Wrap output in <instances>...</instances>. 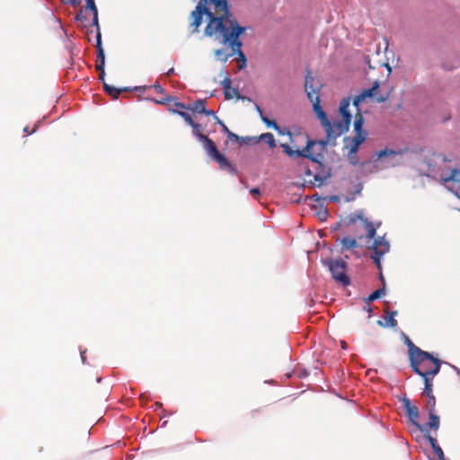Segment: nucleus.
<instances>
[{"label": "nucleus", "instance_id": "8fccbe9b", "mask_svg": "<svg viewBox=\"0 0 460 460\" xmlns=\"http://www.w3.org/2000/svg\"><path fill=\"white\" fill-rule=\"evenodd\" d=\"M82 12H83V10H81L80 13L76 15V20H80L83 17Z\"/></svg>", "mask_w": 460, "mask_h": 460}, {"label": "nucleus", "instance_id": "b1692460", "mask_svg": "<svg viewBox=\"0 0 460 460\" xmlns=\"http://www.w3.org/2000/svg\"><path fill=\"white\" fill-rule=\"evenodd\" d=\"M103 88L114 99H117L121 92L127 91V88L118 89L114 86L107 84L106 83L103 84Z\"/></svg>", "mask_w": 460, "mask_h": 460}, {"label": "nucleus", "instance_id": "412c9836", "mask_svg": "<svg viewBox=\"0 0 460 460\" xmlns=\"http://www.w3.org/2000/svg\"><path fill=\"white\" fill-rule=\"evenodd\" d=\"M341 251H348V250H351L353 248H356L358 246V243L357 242V239L355 238H352V237H343L341 240Z\"/></svg>", "mask_w": 460, "mask_h": 460}, {"label": "nucleus", "instance_id": "f3484780", "mask_svg": "<svg viewBox=\"0 0 460 460\" xmlns=\"http://www.w3.org/2000/svg\"><path fill=\"white\" fill-rule=\"evenodd\" d=\"M366 133H355V136L352 138V145L349 148V154L357 153L358 146L365 141Z\"/></svg>", "mask_w": 460, "mask_h": 460}, {"label": "nucleus", "instance_id": "7c9ffc66", "mask_svg": "<svg viewBox=\"0 0 460 460\" xmlns=\"http://www.w3.org/2000/svg\"><path fill=\"white\" fill-rule=\"evenodd\" d=\"M428 402L426 404V407L428 409L429 413L435 412V407H436V398L434 395L427 396Z\"/></svg>", "mask_w": 460, "mask_h": 460}, {"label": "nucleus", "instance_id": "4468645a", "mask_svg": "<svg viewBox=\"0 0 460 460\" xmlns=\"http://www.w3.org/2000/svg\"><path fill=\"white\" fill-rule=\"evenodd\" d=\"M201 142L203 144V148L210 158L218 152L215 142L208 137H201Z\"/></svg>", "mask_w": 460, "mask_h": 460}, {"label": "nucleus", "instance_id": "a878e982", "mask_svg": "<svg viewBox=\"0 0 460 460\" xmlns=\"http://www.w3.org/2000/svg\"><path fill=\"white\" fill-rule=\"evenodd\" d=\"M231 79L229 77H226L221 84L223 86V89L225 91V97L226 99L229 100V99H232L233 98V94L230 93V89H231Z\"/></svg>", "mask_w": 460, "mask_h": 460}, {"label": "nucleus", "instance_id": "2eb2a0df", "mask_svg": "<svg viewBox=\"0 0 460 460\" xmlns=\"http://www.w3.org/2000/svg\"><path fill=\"white\" fill-rule=\"evenodd\" d=\"M85 11H90L93 13V23L96 27V31H100L98 11L94 0H85Z\"/></svg>", "mask_w": 460, "mask_h": 460}, {"label": "nucleus", "instance_id": "2f4dec72", "mask_svg": "<svg viewBox=\"0 0 460 460\" xmlns=\"http://www.w3.org/2000/svg\"><path fill=\"white\" fill-rule=\"evenodd\" d=\"M227 137L229 140L242 141V143H245V144L251 140L250 137H246V138L241 137L238 135L233 133L232 131L228 132Z\"/></svg>", "mask_w": 460, "mask_h": 460}, {"label": "nucleus", "instance_id": "bb28decb", "mask_svg": "<svg viewBox=\"0 0 460 460\" xmlns=\"http://www.w3.org/2000/svg\"><path fill=\"white\" fill-rule=\"evenodd\" d=\"M172 111L173 113H177L178 115H180L185 120V122L190 126L192 125V123L194 122L191 116L184 111L172 110Z\"/></svg>", "mask_w": 460, "mask_h": 460}, {"label": "nucleus", "instance_id": "3c124183", "mask_svg": "<svg viewBox=\"0 0 460 460\" xmlns=\"http://www.w3.org/2000/svg\"><path fill=\"white\" fill-rule=\"evenodd\" d=\"M84 354H85V352H84V351H83V352L81 353V358H82V359H83V361H84V360H85V356H84Z\"/></svg>", "mask_w": 460, "mask_h": 460}, {"label": "nucleus", "instance_id": "864d4df0", "mask_svg": "<svg viewBox=\"0 0 460 460\" xmlns=\"http://www.w3.org/2000/svg\"><path fill=\"white\" fill-rule=\"evenodd\" d=\"M155 405H156V407H159V408H160V407L162 406V403H160V402H156V403H155Z\"/></svg>", "mask_w": 460, "mask_h": 460}, {"label": "nucleus", "instance_id": "aec40b11", "mask_svg": "<svg viewBox=\"0 0 460 460\" xmlns=\"http://www.w3.org/2000/svg\"><path fill=\"white\" fill-rule=\"evenodd\" d=\"M361 222L364 225V227L367 231V238L368 240L374 239L376 233V226H374L373 223L368 222L367 219L363 218L362 217H359Z\"/></svg>", "mask_w": 460, "mask_h": 460}, {"label": "nucleus", "instance_id": "c9c22d12", "mask_svg": "<svg viewBox=\"0 0 460 460\" xmlns=\"http://www.w3.org/2000/svg\"><path fill=\"white\" fill-rule=\"evenodd\" d=\"M389 155H395V152L385 148L384 150L379 151L378 157L382 158V157L387 156Z\"/></svg>", "mask_w": 460, "mask_h": 460}, {"label": "nucleus", "instance_id": "473e14b6", "mask_svg": "<svg viewBox=\"0 0 460 460\" xmlns=\"http://www.w3.org/2000/svg\"><path fill=\"white\" fill-rule=\"evenodd\" d=\"M316 216L321 221H325L329 216V212L327 208H320L316 212Z\"/></svg>", "mask_w": 460, "mask_h": 460}, {"label": "nucleus", "instance_id": "c85d7f7f", "mask_svg": "<svg viewBox=\"0 0 460 460\" xmlns=\"http://www.w3.org/2000/svg\"><path fill=\"white\" fill-rule=\"evenodd\" d=\"M397 314V311H394L389 313V314L385 317V326L395 327L397 326V321L394 319V316Z\"/></svg>", "mask_w": 460, "mask_h": 460}, {"label": "nucleus", "instance_id": "f704fd0d", "mask_svg": "<svg viewBox=\"0 0 460 460\" xmlns=\"http://www.w3.org/2000/svg\"><path fill=\"white\" fill-rule=\"evenodd\" d=\"M215 120L222 127V130L226 134V136L228 135V132H231L227 126L222 120H220L218 117H215Z\"/></svg>", "mask_w": 460, "mask_h": 460}, {"label": "nucleus", "instance_id": "de8ad7c7", "mask_svg": "<svg viewBox=\"0 0 460 460\" xmlns=\"http://www.w3.org/2000/svg\"><path fill=\"white\" fill-rule=\"evenodd\" d=\"M341 346L342 349H347L348 344L344 341H341Z\"/></svg>", "mask_w": 460, "mask_h": 460}, {"label": "nucleus", "instance_id": "423d86ee", "mask_svg": "<svg viewBox=\"0 0 460 460\" xmlns=\"http://www.w3.org/2000/svg\"><path fill=\"white\" fill-rule=\"evenodd\" d=\"M315 144V141L309 139L303 150H293L288 144H280V146L289 157L299 156L308 158L312 162L316 163L319 166H322L321 160L323 158V155L322 154L314 155L310 151L312 146Z\"/></svg>", "mask_w": 460, "mask_h": 460}, {"label": "nucleus", "instance_id": "4be33fe9", "mask_svg": "<svg viewBox=\"0 0 460 460\" xmlns=\"http://www.w3.org/2000/svg\"><path fill=\"white\" fill-rule=\"evenodd\" d=\"M189 110L196 113H203L206 111V100H197L190 106Z\"/></svg>", "mask_w": 460, "mask_h": 460}, {"label": "nucleus", "instance_id": "5701e85b", "mask_svg": "<svg viewBox=\"0 0 460 460\" xmlns=\"http://www.w3.org/2000/svg\"><path fill=\"white\" fill-rule=\"evenodd\" d=\"M433 377H434V376L422 377V378H423V381H424V385H425V387H424V390H423V393H422V394H423V395H426V396L434 395V394H433V392H432V387H433L432 381H433Z\"/></svg>", "mask_w": 460, "mask_h": 460}, {"label": "nucleus", "instance_id": "e433bc0d", "mask_svg": "<svg viewBox=\"0 0 460 460\" xmlns=\"http://www.w3.org/2000/svg\"><path fill=\"white\" fill-rule=\"evenodd\" d=\"M99 72V79L104 84L105 72L104 68L96 69Z\"/></svg>", "mask_w": 460, "mask_h": 460}, {"label": "nucleus", "instance_id": "6e6552de", "mask_svg": "<svg viewBox=\"0 0 460 460\" xmlns=\"http://www.w3.org/2000/svg\"><path fill=\"white\" fill-rule=\"evenodd\" d=\"M367 248L368 250L373 251L374 253L371 255V258L376 267L381 270V258L388 252L390 248L389 243L384 237H377Z\"/></svg>", "mask_w": 460, "mask_h": 460}, {"label": "nucleus", "instance_id": "09e8293b", "mask_svg": "<svg viewBox=\"0 0 460 460\" xmlns=\"http://www.w3.org/2000/svg\"><path fill=\"white\" fill-rule=\"evenodd\" d=\"M173 72H174V69H173V68H171V69L166 73V75H167L168 76H170L172 74H173Z\"/></svg>", "mask_w": 460, "mask_h": 460}, {"label": "nucleus", "instance_id": "37998d69", "mask_svg": "<svg viewBox=\"0 0 460 460\" xmlns=\"http://www.w3.org/2000/svg\"><path fill=\"white\" fill-rule=\"evenodd\" d=\"M203 113L208 115V116H213L214 119H215V117H217L216 115V113L213 111H211V110H207L206 109V111Z\"/></svg>", "mask_w": 460, "mask_h": 460}, {"label": "nucleus", "instance_id": "72a5a7b5", "mask_svg": "<svg viewBox=\"0 0 460 460\" xmlns=\"http://www.w3.org/2000/svg\"><path fill=\"white\" fill-rule=\"evenodd\" d=\"M405 342L408 346V352H409V359L411 358V356H412V351L414 349H420L419 347H417L415 344H413V342L408 338L406 337L405 338Z\"/></svg>", "mask_w": 460, "mask_h": 460}, {"label": "nucleus", "instance_id": "a211bd4d", "mask_svg": "<svg viewBox=\"0 0 460 460\" xmlns=\"http://www.w3.org/2000/svg\"><path fill=\"white\" fill-rule=\"evenodd\" d=\"M427 438L439 460H446L442 448L438 446L437 439L431 435H428Z\"/></svg>", "mask_w": 460, "mask_h": 460}, {"label": "nucleus", "instance_id": "4c0bfd02", "mask_svg": "<svg viewBox=\"0 0 460 460\" xmlns=\"http://www.w3.org/2000/svg\"><path fill=\"white\" fill-rule=\"evenodd\" d=\"M174 106L178 109L189 110V107L185 106L182 102H175Z\"/></svg>", "mask_w": 460, "mask_h": 460}, {"label": "nucleus", "instance_id": "ea45409f", "mask_svg": "<svg viewBox=\"0 0 460 460\" xmlns=\"http://www.w3.org/2000/svg\"><path fill=\"white\" fill-rule=\"evenodd\" d=\"M250 193L256 198L258 195H260L261 191L259 188H253L250 190Z\"/></svg>", "mask_w": 460, "mask_h": 460}, {"label": "nucleus", "instance_id": "a19ab883", "mask_svg": "<svg viewBox=\"0 0 460 460\" xmlns=\"http://www.w3.org/2000/svg\"><path fill=\"white\" fill-rule=\"evenodd\" d=\"M154 88L155 89V91L158 93H164V87L161 86L160 84H154Z\"/></svg>", "mask_w": 460, "mask_h": 460}, {"label": "nucleus", "instance_id": "c03bdc74", "mask_svg": "<svg viewBox=\"0 0 460 460\" xmlns=\"http://www.w3.org/2000/svg\"><path fill=\"white\" fill-rule=\"evenodd\" d=\"M324 178L320 177L318 174L314 175V181L320 182V184L323 181Z\"/></svg>", "mask_w": 460, "mask_h": 460}, {"label": "nucleus", "instance_id": "f03ea898", "mask_svg": "<svg viewBox=\"0 0 460 460\" xmlns=\"http://www.w3.org/2000/svg\"><path fill=\"white\" fill-rule=\"evenodd\" d=\"M310 102L313 103L314 111L326 132V139L319 142L323 147H324L329 141L336 139L337 137L349 130L351 121V115L349 111L350 103L349 98L343 99L340 105V112L342 116V120L334 121L333 123L328 119L326 113L323 111L320 104V97H314Z\"/></svg>", "mask_w": 460, "mask_h": 460}, {"label": "nucleus", "instance_id": "a18cd8bd", "mask_svg": "<svg viewBox=\"0 0 460 460\" xmlns=\"http://www.w3.org/2000/svg\"><path fill=\"white\" fill-rule=\"evenodd\" d=\"M170 99H171L170 97H167L162 101H156L155 102L159 103V104H164L166 102L170 101Z\"/></svg>", "mask_w": 460, "mask_h": 460}, {"label": "nucleus", "instance_id": "7ed1b4c3", "mask_svg": "<svg viewBox=\"0 0 460 460\" xmlns=\"http://www.w3.org/2000/svg\"><path fill=\"white\" fill-rule=\"evenodd\" d=\"M245 31L246 28L241 26L237 21L234 22L232 27L228 28V31L218 40L221 44L226 46L230 51L226 52L223 49H215L214 55L216 59L222 63H226L230 58L237 55L238 68L240 70L243 69L246 66V58L242 51L243 42L239 38Z\"/></svg>", "mask_w": 460, "mask_h": 460}, {"label": "nucleus", "instance_id": "9d476101", "mask_svg": "<svg viewBox=\"0 0 460 460\" xmlns=\"http://www.w3.org/2000/svg\"><path fill=\"white\" fill-rule=\"evenodd\" d=\"M402 402L403 408L406 411V415L409 418V420H411V422L417 429L420 428V424L419 422L420 412H419L418 407L415 405H412L411 402V400L408 399L407 397L402 398Z\"/></svg>", "mask_w": 460, "mask_h": 460}, {"label": "nucleus", "instance_id": "0eeeda50", "mask_svg": "<svg viewBox=\"0 0 460 460\" xmlns=\"http://www.w3.org/2000/svg\"><path fill=\"white\" fill-rule=\"evenodd\" d=\"M325 264L328 266L329 270L332 273V277L339 283L343 286H348L349 284V278L347 276V264L341 260H330L326 261Z\"/></svg>", "mask_w": 460, "mask_h": 460}, {"label": "nucleus", "instance_id": "58836bf2", "mask_svg": "<svg viewBox=\"0 0 460 460\" xmlns=\"http://www.w3.org/2000/svg\"><path fill=\"white\" fill-rule=\"evenodd\" d=\"M72 6L76 7L81 4V0H66Z\"/></svg>", "mask_w": 460, "mask_h": 460}, {"label": "nucleus", "instance_id": "cd10ccee", "mask_svg": "<svg viewBox=\"0 0 460 460\" xmlns=\"http://www.w3.org/2000/svg\"><path fill=\"white\" fill-rule=\"evenodd\" d=\"M192 128L193 134L201 141V137H207L202 133V127L200 124L195 121L190 125Z\"/></svg>", "mask_w": 460, "mask_h": 460}, {"label": "nucleus", "instance_id": "20e7f679", "mask_svg": "<svg viewBox=\"0 0 460 460\" xmlns=\"http://www.w3.org/2000/svg\"><path fill=\"white\" fill-rule=\"evenodd\" d=\"M410 365L414 373L421 377L435 376L441 367V361L421 349H414Z\"/></svg>", "mask_w": 460, "mask_h": 460}, {"label": "nucleus", "instance_id": "ddd939ff", "mask_svg": "<svg viewBox=\"0 0 460 460\" xmlns=\"http://www.w3.org/2000/svg\"><path fill=\"white\" fill-rule=\"evenodd\" d=\"M96 49H97V56H96L95 68L102 69V68H104L105 56H104L103 48L102 46V35H101L100 31H98L96 33Z\"/></svg>", "mask_w": 460, "mask_h": 460}, {"label": "nucleus", "instance_id": "393cba45", "mask_svg": "<svg viewBox=\"0 0 460 460\" xmlns=\"http://www.w3.org/2000/svg\"><path fill=\"white\" fill-rule=\"evenodd\" d=\"M259 139L266 142L271 149L276 147V141L271 133H263L259 137Z\"/></svg>", "mask_w": 460, "mask_h": 460}, {"label": "nucleus", "instance_id": "603ef678", "mask_svg": "<svg viewBox=\"0 0 460 460\" xmlns=\"http://www.w3.org/2000/svg\"><path fill=\"white\" fill-rule=\"evenodd\" d=\"M366 310H367V312L371 313L372 312V309L371 307L367 306V307H365Z\"/></svg>", "mask_w": 460, "mask_h": 460}, {"label": "nucleus", "instance_id": "f8f14e48", "mask_svg": "<svg viewBox=\"0 0 460 460\" xmlns=\"http://www.w3.org/2000/svg\"><path fill=\"white\" fill-rule=\"evenodd\" d=\"M211 159L218 164L221 170H228L232 174L237 173V169L219 151Z\"/></svg>", "mask_w": 460, "mask_h": 460}, {"label": "nucleus", "instance_id": "9b49d317", "mask_svg": "<svg viewBox=\"0 0 460 460\" xmlns=\"http://www.w3.org/2000/svg\"><path fill=\"white\" fill-rule=\"evenodd\" d=\"M429 421L424 425L420 424V428L418 429L419 430L424 432L426 437L428 435H430L429 432L431 429H433L435 432H437L438 430L439 425H440L439 417L435 412L429 413Z\"/></svg>", "mask_w": 460, "mask_h": 460}, {"label": "nucleus", "instance_id": "39448f33", "mask_svg": "<svg viewBox=\"0 0 460 460\" xmlns=\"http://www.w3.org/2000/svg\"><path fill=\"white\" fill-rule=\"evenodd\" d=\"M379 82L375 81L372 87H370L369 89L363 90L358 95H357L354 98L353 105L357 108L358 111L354 121L355 133H365V131L363 130L364 119L361 114L360 105L363 102H367V100H371L378 103L385 102L387 100V94H379Z\"/></svg>", "mask_w": 460, "mask_h": 460}, {"label": "nucleus", "instance_id": "c756f323", "mask_svg": "<svg viewBox=\"0 0 460 460\" xmlns=\"http://www.w3.org/2000/svg\"><path fill=\"white\" fill-rule=\"evenodd\" d=\"M384 295H385V288H378L376 291H374L372 294L369 295V296L367 298V301L372 302L377 298H380Z\"/></svg>", "mask_w": 460, "mask_h": 460}, {"label": "nucleus", "instance_id": "6ab92c4d", "mask_svg": "<svg viewBox=\"0 0 460 460\" xmlns=\"http://www.w3.org/2000/svg\"><path fill=\"white\" fill-rule=\"evenodd\" d=\"M258 112L260 113L261 115V119L262 120V122L269 128H274L276 131H278L279 134H283V132L281 131V128L278 125V123L273 120V119H270L269 118L263 116L262 114V111L261 110V108L259 106L256 107Z\"/></svg>", "mask_w": 460, "mask_h": 460}, {"label": "nucleus", "instance_id": "49530a36", "mask_svg": "<svg viewBox=\"0 0 460 460\" xmlns=\"http://www.w3.org/2000/svg\"><path fill=\"white\" fill-rule=\"evenodd\" d=\"M35 130H36V128H33V130H32L31 132H30V131H29V127H25V128H23V131H24L27 135H30V134H31V133L35 132Z\"/></svg>", "mask_w": 460, "mask_h": 460}, {"label": "nucleus", "instance_id": "1a4fd4ad", "mask_svg": "<svg viewBox=\"0 0 460 460\" xmlns=\"http://www.w3.org/2000/svg\"><path fill=\"white\" fill-rule=\"evenodd\" d=\"M321 86L322 84L315 80V78L311 75V72L307 70L305 81V90L309 100H313L314 97H319Z\"/></svg>", "mask_w": 460, "mask_h": 460}, {"label": "nucleus", "instance_id": "f257e3e1", "mask_svg": "<svg viewBox=\"0 0 460 460\" xmlns=\"http://www.w3.org/2000/svg\"><path fill=\"white\" fill-rule=\"evenodd\" d=\"M204 14L208 19L204 34L215 40H219L236 22L230 13L227 0H199L190 15V26L193 32L199 31Z\"/></svg>", "mask_w": 460, "mask_h": 460}, {"label": "nucleus", "instance_id": "5fc2aeb1", "mask_svg": "<svg viewBox=\"0 0 460 460\" xmlns=\"http://www.w3.org/2000/svg\"><path fill=\"white\" fill-rule=\"evenodd\" d=\"M334 141H335V139H332V145H335ZM331 142H332V140H331ZM328 143H330V141Z\"/></svg>", "mask_w": 460, "mask_h": 460}, {"label": "nucleus", "instance_id": "79ce46f5", "mask_svg": "<svg viewBox=\"0 0 460 460\" xmlns=\"http://www.w3.org/2000/svg\"><path fill=\"white\" fill-rule=\"evenodd\" d=\"M229 91H230V93L233 94V97L235 96L237 98H240V94H239V92L237 89L231 87V89Z\"/></svg>", "mask_w": 460, "mask_h": 460}, {"label": "nucleus", "instance_id": "dca6fc26", "mask_svg": "<svg viewBox=\"0 0 460 460\" xmlns=\"http://www.w3.org/2000/svg\"><path fill=\"white\" fill-rule=\"evenodd\" d=\"M444 181L446 182L451 183L452 187L460 190V170H452L450 175L448 177L444 178Z\"/></svg>", "mask_w": 460, "mask_h": 460}]
</instances>
